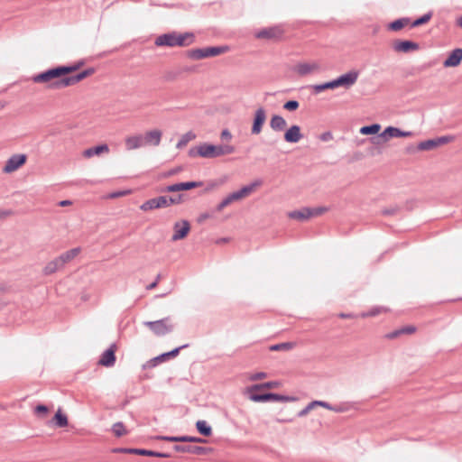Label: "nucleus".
I'll use <instances>...</instances> for the list:
<instances>
[{
	"instance_id": "53",
	"label": "nucleus",
	"mask_w": 462,
	"mask_h": 462,
	"mask_svg": "<svg viewBox=\"0 0 462 462\" xmlns=\"http://www.w3.org/2000/svg\"><path fill=\"white\" fill-rule=\"evenodd\" d=\"M156 439L168 442H181V436H157Z\"/></svg>"
},
{
	"instance_id": "52",
	"label": "nucleus",
	"mask_w": 462,
	"mask_h": 462,
	"mask_svg": "<svg viewBox=\"0 0 462 462\" xmlns=\"http://www.w3.org/2000/svg\"><path fill=\"white\" fill-rule=\"evenodd\" d=\"M312 402L314 404V407L321 406V407H324V408H326L328 410H330V411H339L337 408H335V407L331 406L328 402H324V401H313Z\"/></svg>"
},
{
	"instance_id": "39",
	"label": "nucleus",
	"mask_w": 462,
	"mask_h": 462,
	"mask_svg": "<svg viewBox=\"0 0 462 462\" xmlns=\"http://www.w3.org/2000/svg\"><path fill=\"white\" fill-rule=\"evenodd\" d=\"M296 346L294 342H283L270 346V351H289Z\"/></svg>"
},
{
	"instance_id": "8",
	"label": "nucleus",
	"mask_w": 462,
	"mask_h": 462,
	"mask_svg": "<svg viewBox=\"0 0 462 462\" xmlns=\"http://www.w3.org/2000/svg\"><path fill=\"white\" fill-rule=\"evenodd\" d=\"M144 326L149 328L157 337H162L171 333L174 326L170 323V318H163L155 321H145Z\"/></svg>"
},
{
	"instance_id": "31",
	"label": "nucleus",
	"mask_w": 462,
	"mask_h": 462,
	"mask_svg": "<svg viewBox=\"0 0 462 462\" xmlns=\"http://www.w3.org/2000/svg\"><path fill=\"white\" fill-rule=\"evenodd\" d=\"M411 22V19L408 17H402L399 19H396L393 22H391L388 24V29L390 31L397 32L404 28L406 25H408Z\"/></svg>"
},
{
	"instance_id": "2",
	"label": "nucleus",
	"mask_w": 462,
	"mask_h": 462,
	"mask_svg": "<svg viewBox=\"0 0 462 462\" xmlns=\"http://www.w3.org/2000/svg\"><path fill=\"white\" fill-rule=\"evenodd\" d=\"M194 41V34L192 32L178 33L173 31L171 32L163 33L159 35L155 39L156 46H187L192 43Z\"/></svg>"
},
{
	"instance_id": "41",
	"label": "nucleus",
	"mask_w": 462,
	"mask_h": 462,
	"mask_svg": "<svg viewBox=\"0 0 462 462\" xmlns=\"http://www.w3.org/2000/svg\"><path fill=\"white\" fill-rule=\"evenodd\" d=\"M389 140L388 135L385 134V129L381 134H376L375 135L369 138L371 143L374 145H382L385 142Z\"/></svg>"
},
{
	"instance_id": "15",
	"label": "nucleus",
	"mask_w": 462,
	"mask_h": 462,
	"mask_svg": "<svg viewBox=\"0 0 462 462\" xmlns=\"http://www.w3.org/2000/svg\"><path fill=\"white\" fill-rule=\"evenodd\" d=\"M190 231V224L188 220L177 221L173 225L171 241L176 242L184 239Z\"/></svg>"
},
{
	"instance_id": "56",
	"label": "nucleus",
	"mask_w": 462,
	"mask_h": 462,
	"mask_svg": "<svg viewBox=\"0 0 462 462\" xmlns=\"http://www.w3.org/2000/svg\"><path fill=\"white\" fill-rule=\"evenodd\" d=\"M402 335L408 334L411 335L416 331V327L414 326H404L399 328Z\"/></svg>"
},
{
	"instance_id": "13",
	"label": "nucleus",
	"mask_w": 462,
	"mask_h": 462,
	"mask_svg": "<svg viewBox=\"0 0 462 462\" xmlns=\"http://www.w3.org/2000/svg\"><path fill=\"white\" fill-rule=\"evenodd\" d=\"M27 161V155L24 153H15L13 154L5 162L3 171L5 173H11L17 171L23 165L25 164Z\"/></svg>"
},
{
	"instance_id": "27",
	"label": "nucleus",
	"mask_w": 462,
	"mask_h": 462,
	"mask_svg": "<svg viewBox=\"0 0 462 462\" xmlns=\"http://www.w3.org/2000/svg\"><path fill=\"white\" fill-rule=\"evenodd\" d=\"M109 147L106 143L98 144L86 149L83 152V155L87 158L93 157L95 155H100L103 152H108Z\"/></svg>"
},
{
	"instance_id": "46",
	"label": "nucleus",
	"mask_w": 462,
	"mask_h": 462,
	"mask_svg": "<svg viewBox=\"0 0 462 462\" xmlns=\"http://www.w3.org/2000/svg\"><path fill=\"white\" fill-rule=\"evenodd\" d=\"M439 58H462V48H456L451 51H448Z\"/></svg>"
},
{
	"instance_id": "42",
	"label": "nucleus",
	"mask_w": 462,
	"mask_h": 462,
	"mask_svg": "<svg viewBox=\"0 0 462 462\" xmlns=\"http://www.w3.org/2000/svg\"><path fill=\"white\" fill-rule=\"evenodd\" d=\"M112 431L116 437H122L127 434V430H125V424L122 421H117L113 424Z\"/></svg>"
},
{
	"instance_id": "49",
	"label": "nucleus",
	"mask_w": 462,
	"mask_h": 462,
	"mask_svg": "<svg viewBox=\"0 0 462 462\" xmlns=\"http://www.w3.org/2000/svg\"><path fill=\"white\" fill-rule=\"evenodd\" d=\"M300 103L297 100H288L282 106L283 109L287 111H295L299 108Z\"/></svg>"
},
{
	"instance_id": "20",
	"label": "nucleus",
	"mask_w": 462,
	"mask_h": 462,
	"mask_svg": "<svg viewBox=\"0 0 462 462\" xmlns=\"http://www.w3.org/2000/svg\"><path fill=\"white\" fill-rule=\"evenodd\" d=\"M282 35V30L278 26L263 28L255 32L256 38L265 40H276Z\"/></svg>"
},
{
	"instance_id": "61",
	"label": "nucleus",
	"mask_w": 462,
	"mask_h": 462,
	"mask_svg": "<svg viewBox=\"0 0 462 462\" xmlns=\"http://www.w3.org/2000/svg\"><path fill=\"white\" fill-rule=\"evenodd\" d=\"M14 213L12 209H0V218L5 219L10 216H13Z\"/></svg>"
},
{
	"instance_id": "35",
	"label": "nucleus",
	"mask_w": 462,
	"mask_h": 462,
	"mask_svg": "<svg viewBox=\"0 0 462 462\" xmlns=\"http://www.w3.org/2000/svg\"><path fill=\"white\" fill-rule=\"evenodd\" d=\"M314 94H319L327 89H335L334 80L310 86Z\"/></svg>"
},
{
	"instance_id": "47",
	"label": "nucleus",
	"mask_w": 462,
	"mask_h": 462,
	"mask_svg": "<svg viewBox=\"0 0 462 462\" xmlns=\"http://www.w3.org/2000/svg\"><path fill=\"white\" fill-rule=\"evenodd\" d=\"M328 210L326 207L309 208L310 217L320 216Z\"/></svg>"
},
{
	"instance_id": "25",
	"label": "nucleus",
	"mask_w": 462,
	"mask_h": 462,
	"mask_svg": "<svg viewBox=\"0 0 462 462\" xmlns=\"http://www.w3.org/2000/svg\"><path fill=\"white\" fill-rule=\"evenodd\" d=\"M125 143L127 150H134L142 146H144V142L142 134L128 136L125 138Z\"/></svg>"
},
{
	"instance_id": "22",
	"label": "nucleus",
	"mask_w": 462,
	"mask_h": 462,
	"mask_svg": "<svg viewBox=\"0 0 462 462\" xmlns=\"http://www.w3.org/2000/svg\"><path fill=\"white\" fill-rule=\"evenodd\" d=\"M261 390H253L252 385L246 388L245 393L249 400L254 402H271V393H259Z\"/></svg>"
},
{
	"instance_id": "51",
	"label": "nucleus",
	"mask_w": 462,
	"mask_h": 462,
	"mask_svg": "<svg viewBox=\"0 0 462 462\" xmlns=\"http://www.w3.org/2000/svg\"><path fill=\"white\" fill-rule=\"evenodd\" d=\"M235 147L230 144H219L220 156L231 154L235 152Z\"/></svg>"
},
{
	"instance_id": "33",
	"label": "nucleus",
	"mask_w": 462,
	"mask_h": 462,
	"mask_svg": "<svg viewBox=\"0 0 462 462\" xmlns=\"http://www.w3.org/2000/svg\"><path fill=\"white\" fill-rule=\"evenodd\" d=\"M196 429L204 437H210L212 435V428L206 420H198L196 422Z\"/></svg>"
},
{
	"instance_id": "6",
	"label": "nucleus",
	"mask_w": 462,
	"mask_h": 462,
	"mask_svg": "<svg viewBox=\"0 0 462 462\" xmlns=\"http://www.w3.org/2000/svg\"><path fill=\"white\" fill-rule=\"evenodd\" d=\"M229 50L227 45L220 46H207L203 48L189 50L186 52V58L189 59H202L220 55Z\"/></svg>"
},
{
	"instance_id": "12",
	"label": "nucleus",
	"mask_w": 462,
	"mask_h": 462,
	"mask_svg": "<svg viewBox=\"0 0 462 462\" xmlns=\"http://www.w3.org/2000/svg\"><path fill=\"white\" fill-rule=\"evenodd\" d=\"M291 70L300 77H305L314 73H319L320 65L317 62H299L291 68Z\"/></svg>"
},
{
	"instance_id": "4",
	"label": "nucleus",
	"mask_w": 462,
	"mask_h": 462,
	"mask_svg": "<svg viewBox=\"0 0 462 462\" xmlns=\"http://www.w3.org/2000/svg\"><path fill=\"white\" fill-rule=\"evenodd\" d=\"M95 72V69L92 67H88L74 75H70L60 79L55 82H51L50 88L51 89H60L67 88L69 86H73L78 82L83 80L84 79L91 76Z\"/></svg>"
},
{
	"instance_id": "62",
	"label": "nucleus",
	"mask_w": 462,
	"mask_h": 462,
	"mask_svg": "<svg viewBox=\"0 0 462 462\" xmlns=\"http://www.w3.org/2000/svg\"><path fill=\"white\" fill-rule=\"evenodd\" d=\"M267 376L266 373L264 372H258L251 375L250 379L252 381L261 380Z\"/></svg>"
},
{
	"instance_id": "32",
	"label": "nucleus",
	"mask_w": 462,
	"mask_h": 462,
	"mask_svg": "<svg viewBox=\"0 0 462 462\" xmlns=\"http://www.w3.org/2000/svg\"><path fill=\"white\" fill-rule=\"evenodd\" d=\"M52 421L59 428L67 427L69 424L68 417L59 409L52 418Z\"/></svg>"
},
{
	"instance_id": "28",
	"label": "nucleus",
	"mask_w": 462,
	"mask_h": 462,
	"mask_svg": "<svg viewBox=\"0 0 462 462\" xmlns=\"http://www.w3.org/2000/svg\"><path fill=\"white\" fill-rule=\"evenodd\" d=\"M287 123L282 116L273 115L270 120V127L275 132L283 131Z\"/></svg>"
},
{
	"instance_id": "59",
	"label": "nucleus",
	"mask_w": 462,
	"mask_h": 462,
	"mask_svg": "<svg viewBox=\"0 0 462 462\" xmlns=\"http://www.w3.org/2000/svg\"><path fill=\"white\" fill-rule=\"evenodd\" d=\"M314 408L313 402H310L304 409L300 411L297 414L298 417H303L307 415Z\"/></svg>"
},
{
	"instance_id": "63",
	"label": "nucleus",
	"mask_w": 462,
	"mask_h": 462,
	"mask_svg": "<svg viewBox=\"0 0 462 462\" xmlns=\"http://www.w3.org/2000/svg\"><path fill=\"white\" fill-rule=\"evenodd\" d=\"M400 336H402V334H401L399 328H397V329H395V330H393V331H392L390 333H387L385 335V337L388 338V339H394V338H396V337H398Z\"/></svg>"
},
{
	"instance_id": "44",
	"label": "nucleus",
	"mask_w": 462,
	"mask_h": 462,
	"mask_svg": "<svg viewBox=\"0 0 462 462\" xmlns=\"http://www.w3.org/2000/svg\"><path fill=\"white\" fill-rule=\"evenodd\" d=\"M431 17L432 12H428L421 15L420 17L413 20L411 26L413 28L427 23L431 19Z\"/></svg>"
},
{
	"instance_id": "18",
	"label": "nucleus",
	"mask_w": 462,
	"mask_h": 462,
	"mask_svg": "<svg viewBox=\"0 0 462 462\" xmlns=\"http://www.w3.org/2000/svg\"><path fill=\"white\" fill-rule=\"evenodd\" d=\"M116 345L113 343L106 350L103 352L98 364L105 367H111L116 364Z\"/></svg>"
},
{
	"instance_id": "48",
	"label": "nucleus",
	"mask_w": 462,
	"mask_h": 462,
	"mask_svg": "<svg viewBox=\"0 0 462 462\" xmlns=\"http://www.w3.org/2000/svg\"><path fill=\"white\" fill-rule=\"evenodd\" d=\"M48 412H49V408L46 405H44V404H38L34 408V413L38 417L43 418V417H45L47 415Z\"/></svg>"
},
{
	"instance_id": "40",
	"label": "nucleus",
	"mask_w": 462,
	"mask_h": 462,
	"mask_svg": "<svg viewBox=\"0 0 462 462\" xmlns=\"http://www.w3.org/2000/svg\"><path fill=\"white\" fill-rule=\"evenodd\" d=\"M437 147V143L435 142V139H428L425 141H422L417 144V149L420 151H430Z\"/></svg>"
},
{
	"instance_id": "5",
	"label": "nucleus",
	"mask_w": 462,
	"mask_h": 462,
	"mask_svg": "<svg viewBox=\"0 0 462 462\" xmlns=\"http://www.w3.org/2000/svg\"><path fill=\"white\" fill-rule=\"evenodd\" d=\"M95 72V69L92 67H88L74 75H70L60 79L55 82H51L50 88L51 89H60L67 88L69 86H73L78 82L83 80L84 79L91 76Z\"/></svg>"
},
{
	"instance_id": "34",
	"label": "nucleus",
	"mask_w": 462,
	"mask_h": 462,
	"mask_svg": "<svg viewBox=\"0 0 462 462\" xmlns=\"http://www.w3.org/2000/svg\"><path fill=\"white\" fill-rule=\"evenodd\" d=\"M289 217L292 219H297L300 221L307 220L310 218L309 208L306 207L302 208L300 210L291 211L289 213Z\"/></svg>"
},
{
	"instance_id": "26",
	"label": "nucleus",
	"mask_w": 462,
	"mask_h": 462,
	"mask_svg": "<svg viewBox=\"0 0 462 462\" xmlns=\"http://www.w3.org/2000/svg\"><path fill=\"white\" fill-rule=\"evenodd\" d=\"M385 134L388 135V138H400V137H410L413 135V133L411 131H403L395 126H387L385 128Z\"/></svg>"
},
{
	"instance_id": "55",
	"label": "nucleus",
	"mask_w": 462,
	"mask_h": 462,
	"mask_svg": "<svg viewBox=\"0 0 462 462\" xmlns=\"http://www.w3.org/2000/svg\"><path fill=\"white\" fill-rule=\"evenodd\" d=\"M434 139H435V142L437 143V147H438V146H439L441 144H445V143H448L450 141H452L453 140V136L444 135V136L437 137V138H434Z\"/></svg>"
},
{
	"instance_id": "37",
	"label": "nucleus",
	"mask_w": 462,
	"mask_h": 462,
	"mask_svg": "<svg viewBox=\"0 0 462 462\" xmlns=\"http://www.w3.org/2000/svg\"><path fill=\"white\" fill-rule=\"evenodd\" d=\"M381 129L379 124H372L369 125H364L360 128V134L365 135H375Z\"/></svg>"
},
{
	"instance_id": "21",
	"label": "nucleus",
	"mask_w": 462,
	"mask_h": 462,
	"mask_svg": "<svg viewBox=\"0 0 462 462\" xmlns=\"http://www.w3.org/2000/svg\"><path fill=\"white\" fill-rule=\"evenodd\" d=\"M393 49L398 52L409 53L419 49V44L411 40H397L393 43Z\"/></svg>"
},
{
	"instance_id": "50",
	"label": "nucleus",
	"mask_w": 462,
	"mask_h": 462,
	"mask_svg": "<svg viewBox=\"0 0 462 462\" xmlns=\"http://www.w3.org/2000/svg\"><path fill=\"white\" fill-rule=\"evenodd\" d=\"M181 442L205 443L207 440L199 437L183 435L181 436Z\"/></svg>"
},
{
	"instance_id": "19",
	"label": "nucleus",
	"mask_w": 462,
	"mask_h": 462,
	"mask_svg": "<svg viewBox=\"0 0 462 462\" xmlns=\"http://www.w3.org/2000/svg\"><path fill=\"white\" fill-rule=\"evenodd\" d=\"M167 208L166 196H159L156 198L150 199L144 201L141 206L140 209L143 211H149L152 209Z\"/></svg>"
},
{
	"instance_id": "3",
	"label": "nucleus",
	"mask_w": 462,
	"mask_h": 462,
	"mask_svg": "<svg viewBox=\"0 0 462 462\" xmlns=\"http://www.w3.org/2000/svg\"><path fill=\"white\" fill-rule=\"evenodd\" d=\"M261 180H255L248 185L242 187L240 189L228 194L217 206V211H222L226 207L230 205L232 202L242 199L249 196L255 187L261 185Z\"/></svg>"
},
{
	"instance_id": "16",
	"label": "nucleus",
	"mask_w": 462,
	"mask_h": 462,
	"mask_svg": "<svg viewBox=\"0 0 462 462\" xmlns=\"http://www.w3.org/2000/svg\"><path fill=\"white\" fill-rule=\"evenodd\" d=\"M266 121V112L263 107H259L254 115L251 134L257 135L262 132L263 126Z\"/></svg>"
},
{
	"instance_id": "29",
	"label": "nucleus",
	"mask_w": 462,
	"mask_h": 462,
	"mask_svg": "<svg viewBox=\"0 0 462 462\" xmlns=\"http://www.w3.org/2000/svg\"><path fill=\"white\" fill-rule=\"evenodd\" d=\"M64 266L63 264L60 263V260L58 257H56L55 259H53L52 261L49 262L45 267L43 268L42 270V273L44 275H51L54 273H56L57 271L62 269Z\"/></svg>"
},
{
	"instance_id": "10",
	"label": "nucleus",
	"mask_w": 462,
	"mask_h": 462,
	"mask_svg": "<svg viewBox=\"0 0 462 462\" xmlns=\"http://www.w3.org/2000/svg\"><path fill=\"white\" fill-rule=\"evenodd\" d=\"M113 453H124V454H134L139 456L155 457H171V454L153 451L145 448H115L112 450Z\"/></svg>"
},
{
	"instance_id": "9",
	"label": "nucleus",
	"mask_w": 462,
	"mask_h": 462,
	"mask_svg": "<svg viewBox=\"0 0 462 462\" xmlns=\"http://www.w3.org/2000/svg\"><path fill=\"white\" fill-rule=\"evenodd\" d=\"M187 347H189V344H184L182 346H180L178 347L173 348L172 350H171L169 352L162 353V354H161V355H159V356L150 359L149 361H147L143 365V368L146 369V368L155 367L156 365H158L162 362H164V361H167V360H169L171 358L176 357L180 354V350L185 349Z\"/></svg>"
},
{
	"instance_id": "7",
	"label": "nucleus",
	"mask_w": 462,
	"mask_h": 462,
	"mask_svg": "<svg viewBox=\"0 0 462 462\" xmlns=\"http://www.w3.org/2000/svg\"><path fill=\"white\" fill-rule=\"evenodd\" d=\"M189 157L213 159L220 156L219 145L203 143L189 150Z\"/></svg>"
},
{
	"instance_id": "45",
	"label": "nucleus",
	"mask_w": 462,
	"mask_h": 462,
	"mask_svg": "<svg viewBox=\"0 0 462 462\" xmlns=\"http://www.w3.org/2000/svg\"><path fill=\"white\" fill-rule=\"evenodd\" d=\"M184 195L179 194L177 196H166L167 207L171 205L180 204L183 201Z\"/></svg>"
},
{
	"instance_id": "23",
	"label": "nucleus",
	"mask_w": 462,
	"mask_h": 462,
	"mask_svg": "<svg viewBox=\"0 0 462 462\" xmlns=\"http://www.w3.org/2000/svg\"><path fill=\"white\" fill-rule=\"evenodd\" d=\"M283 137L285 142L296 143L303 137V135L300 132V127L297 125H293L285 131Z\"/></svg>"
},
{
	"instance_id": "30",
	"label": "nucleus",
	"mask_w": 462,
	"mask_h": 462,
	"mask_svg": "<svg viewBox=\"0 0 462 462\" xmlns=\"http://www.w3.org/2000/svg\"><path fill=\"white\" fill-rule=\"evenodd\" d=\"M80 247H75L66 251L59 256L60 263L65 266V264L72 261L80 253Z\"/></svg>"
},
{
	"instance_id": "14",
	"label": "nucleus",
	"mask_w": 462,
	"mask_h": 462,
	"mask_svg": "<svg viewBox=\"0 0 462 462\" xmlns=\"http://www.w3.org/2000/svg\"><path fill=\"white\" fill-rule=\"evenodd\" d=\"M203 186L202 181H185V182H178L174 184L168 185L161 189L162 192H178V191H184V190H189L192 189L199 188Z\"/></svg>"
},
{
	"instance_id": "1",
	"label": "nucleus",
	"mask_w": 462,
	"mask_h": 462,
	"mask_svg": "<svg viewBox=\"0 0 462 462\" xmlns=\"http://www.w3.org/2000/svg\"><path fill=\"white\" fill-rule=\"evenodd\" d=\"M82 65H84L83 60L74 65L57 66L32 76V79L34 83H48V88H51L50 85L51 82H55L64 77H67L68 74L78 70Z\"/></svg>"
},
{
	"instance_id": "60",
	"label": "nucleus",
	"mask_w": 462,
	"mask_h": 462,
	"mask_svg": "<svg viewBox=\"0 0 462 462\" xmlns=\"http://www.w3.org/2000/svg\"><path fill=\"white\" fill-rule=\"evenodd\" d=\"M319 139L323 142H328L333 139V134L330 131H327L320 134Z\"/></svg>"
},
{
	"instance_id": "64",
	"label": "nucleus",
	"mask_w": 462,
	"mask_h": 462,
	"mask_svg": "<svg viewBox=\"0 0 462 462\" xmlns=\"http://www.w3.org/2000/svg\"><path fill=\"white\" fill-rule=\"evenodd\" d=\"M220 137L222 140L229 141L232 139V134L228 129H224L221 132Z\"/></svg>"
},
{
	"instance_id": "54",
	"label": "nucleus",
	"mask_w": 462,
	"mask_h": 462,
	"mask_svg": "<svg viewBox=\"0 0 462 462\" xmlns=\"http://www.w3.org/2000/svg\"><path fill=\"white\" fill-rule=\"evenodd\" d=\"M399 210H400L399 207L393 206V207L383 208L382 210V214L383 216H393V215L397 214L399 212Z\"/></svg>"
},
{
	"instance_id": "24",
	"label": "nucleus",
	"mask_w": 462,
	"mask_h": 462,
	"mask_svg": "<svg viewBox=\"0 0 462 462\" xmlns=\"http://www.w3.org/2000/svg\"><path fill=\"white\" fill-rule=\"evenodd\" d=\"M162 133L161 130L154 129L145 133L143 135L144 145L158 146L161 143Z\"/></svg>"
},
{
	"instance_id": "57",
	"label": "nucleus",
	"mask_w": 462,
	"mask_h": 462,
	"mask_svg": "<svg viewBox=\"0 0 462 462\" xmlns=\"http://www.w3.org/2000/svg\"><path fill=\"white\" fill-rule=\"evenodd\" d=\"M382 310H383V308H381V307H374V308L371 309L368 312L363 313L362 317H374V316L378 315L379 313H381Z\"/></svg>"
},
{
	"instance_id": "17",
	"label": "nucleus",
	"mask_w": 462,
	"mask_h": 462,
	"mask_svg": "<svg viewBox=\"0 0 462 462\" xmlns=\"http://www.w3.org/2000/svg\"><path fill=\"white\" fill-rule=\"evenodd\" d=\"M173 449L176 452L189 453L195 455H207L211 451L210 448L191 445H174Z\"/></svg>"
},
{
	"instance_id": "58",
	"label": "nucleus",
	"mask_w": 462,
	"mask_h": 462,
	"mask_svg": "<svg viewBox=\"0 0 462 462\" xmlns=\"http://www.w3.org/2000/svg\"><path fill=\"white\" fill-rule=\"evenodd\" d=\"M462 60H444V67L449 68V67H457L461 63Z\"/></svg>"
},
{
	"instance_id": "43",
	"label": "nucleus",
	"mask_w": 462,
	"mask_h": 462,
	"mask_svg": "<svg viewBox=\"0 0 462 462\" xmlns=\"http://www.w3.org/2000/svg\"><path fill=\"white\" fill-rule=\"evenodd\" d=\"M297 398L289 395H283L276 393H271V402H293L296 401Z\"/></svg>"
},
{
	"instance_id": "36",
	"label": "nucleus",
	"mask_w": 462,
	"mask_h": 462,
	"mask_svg": "<svg viewBox=\"0 0 462 462\" xmlns=\"http://www.w3.org/2000/svg\"><path fill=\"white\" fill-rule=\"evenodd\" d=\"M196 138V134L192 131H189L182 134L176 144L177 149H181L187 145V143Z\"/></svg>"
},
{
	"instance_id": "38",
	"label": "nucleus",
	"mask_w": 462,
	"mask_h": 462,
	"mask_svg": "<svg viewBox=\"0 0 462 462\" xmlns=\"http://www.w3.org/2000/svg\"><path fill=\"white\" fill-rule=\"evenodd\" d=\"M282 385L280 381H269L263 383H256L252 385L253 390L273 389Z\"/></svg>"
},
{
	"instance_id": "11",
	"label": "nucleus",
	"mask_w": 462,
	"mask_h": 462,
	"mask_svg": "<svg viewBox=\"0 0 462 462\" xmlns=\"http://www.w3.org/2000/svg\"><path fill=\"white\" fill-rule=\"evenodd\" d=\"M359 75V70L352 69L347 71L346 73L338 76L337 78L333 79L335 88H344L346 89H349L356 83Z\"/></svg>"
}]
</instances>
